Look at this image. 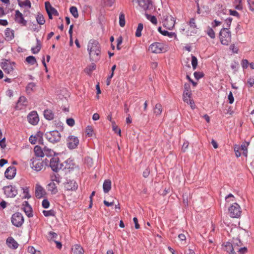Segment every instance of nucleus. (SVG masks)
I'll return each mask as SVG.
<instances>
[{
    "label": "nucleus",
    "instance_id": "f257e3e1",
    "mask_svg": "<svg viewBox=\"0 0 254 254\" xmlns=\"http://www.w3.org/2000/svg\"><path fill=\"white\" fill-rule=\"evenodd\" d=\"M87 50L89 52L90 60L94 62H97L101 57V46L96 40L91 39L89 41Z\"/></svg>",
    "mask_w": 254,
    "mask_h": 254
},
{
    "label": "nucleus",
    "instance_id": "f03ea898",
    "mask_svg": "<svg viewBox=\"0 0 254 254\" xmlns=\"http://www.w3.org/2000/svg\"><path fill=\"white\" fill-rule=\"evenodd\" d=\"M58 154L56 153L52 150L49 149V157L53 156L50 159V164L49 167L51 168V169L57 173L64 166L63 163H60V159L58 156Z\"/></svg>",
    "mask_w": 254,
    "mask_h": 254
},
{
    "label": "nucleus",
    "instance_id": "7ed1b4c3",
    "mask_svg": "<svg viewBox=\"0 0 254 254\" xmlns=\"http://www.w3.org/2000/svg\"><path fill=\"white\" fill-rule=\"evenodd\" d=\"M219 38L221 43L224 45H228L231 41V33L228 28H223L219 32Z\"/></svg>",
    "mask_w": 254,
    "mask_h": 254
},
{
    "label": "nucleus",
    "instance_id": "20e7f679",
    "mask_svg": "<svg viewBox=\"0 0 254 254\" xmlns=\"http://www.w3.org/2000/svg\"><path fill=\"white\" fill-rule=\"evenodd\" d=\"M51 182L49 183V191H51L52 194H55L58 191L57 185L60 182V176L57 174L54 176H51Z\"/></svg>",
    "mask_w": 254,
    "mask_h": 254
},
{
    "label": "nucleus",
    "instance_id": "39448f33",
    "mask_svg": "<svg viewBox=\"0 0 254 254\" xmlns=\"http://www.w3.org/2000/svg\"><path fill=\"white\" fill-rule=\"evenodd\" d=\"M163 25L168 29H172L175 26V18L171 15L166 13L163 15L162 20Z\"/></svg>",
    "mask_w": 254,
    "mask_h": 254
},
{
    "label": "nucleus",
    "instance_id": "423d86ee",
    "mask_svg": "<svg viewBox=\"0 0 254 254\" xmlns=\"http://www.w3.org/2000/svg\"><path fill=\"white\" fill-rule=\"evenodd\" d=\"M230 216L233 218H239L242 213L240 205L237 203H234L229 208Z\"/></svg>",
    "mask_w": 254,
    "mask_h": 254
},
{
    "label": "nucleus",
    "instance_id": "0eeeda50",
    "mask_svg": "<svg viewBox=\"0 0 254 254\" xmlns=\"http://www.w3.org/2000/svg\"><path fill=\"white\" fill-rule=\"evenodd\" d=\"M61 240L60 237H59L58 234L53 231L49 232V243L51 244L52 242L56 244V248L61 250L62 247V244L60 241Z\"/></svg>",
    "mask_w": 254,
    "mask_h": 254
},
{
    "label": "nucleus",
    "instance_id": "6e6552de",
    "mask_svg": "<svg viewBox=\"0 0 254 254\" xmlns=\"http://www.w3.org/2000/svg\"><path fill=\"white\" fill-rule=\"evenodd\" d=\"M11 222L13 225L17 227H20L24 223V218L22 214L19 212L14 213L11 218Z\"/></svg>",
    "mask_w": 254,
    "mask_h": 254
},
{
    "label": "nucleus",
    "instance_id": "1a4fd4ad",
    "mask_svg": "<svg viewBox=\"0 0 254 254\" xmlns=\"http://www.w3.org/2000/svg\"><path fill=\"white\" fill-rule=\"evenodd\" d=\"M165 45L162 43L155 42L149 47V50L153 53H161L165 52Z\"/></svg>",
    "mask_w": 254,
    "mask_h": 254
},
{
    "label": "nucleus",
    "instance_id": "9d476101",
    "mask_svg": "<svg viewBox=\"0 0 254 254\" xmlns=\"http://www.w3.org/2000/svg\"><path fill=\"white\" fill-rule=\"evenodd\" d=\"M15 63L10 61L5 60L4 62L1 64V67L6 73L11 74L13 72Z\"/></svg>",
    "mask_w": 254,
    "mask_h": 254
},
{
    "label": "nucleus",
    "instance_id": "9b49d317",
    "mask_svg": "<svg viewBox=\"0 0 254 254\" xmlns=\"http://www.w3.org/2000/svg\"><path fill=\"white\" fill-rule=\"evenodd\" d=\"M61 138V133L57 130L49 132V141L52 143L58 142Z\"/></svg>",
    "mask_w": 254,
    "mask_h": 254
},
{
    "label": "nucleus",
    "instance_id": "f8f14e48",
    "mask_svg": "<svg viewBox=\"0 0 254 254\" xmlns=\"http://www.w3.org/2000/svg\"><path fill=\"white\" fill-rule=\"evenodd\" d=\"M67 146L70 149L76 148L79 144V140L77 137L70 135L67 139Z\"/></svg>",
    "mask_w": 254,
    "mask_h": 254
},
{
    "label": "nucleus",
    "instance_id": "ddd939ff",
    "mask_svg": "<svg viewBox=\"0 0 254 254\" xmlns=\"http://www.w3.org/2000/svg\"><path fill=\"white\" fill-rule=\"evenodd\" d=\"M31 161L33 160L31 166V167L34 169L36 171H39L41 170L44 167H46V166L47 165V163L46 162V159L45 160V161H39V160L38 162H36L35 160L34 159H31Z\"/></svg>",
    "mask_w": 254,
    "mask_h": 254
},
{
    "label": "nucleus",
    "instance_id": "4468645a",
    "mask_svg": "<svg viewBox=\"0 0 254 254\" xmlns=\"http://www.w3.org/2000/svg\"><path fill=\"white\" fill-rule=\"evenodd\" d=\"M4 194L10 197H14L17 194V190L15 187L12 186H8L4 187L3 188Z\"/></svg>",
    "mask_w": 254,
    "mask_h": 254
},
{
    "label": "nucleus",
    "instance_id": "2eb2a0df",
    "mask_svg": "<svg viewBox=\"0 0 254 254\" xmlns=\"http://www.w3.org/2000/svg\"><path fill=\"white\" fill-rule=\"evenodd\" d=\"M15 21L21 26H24L27 24V21L24 19L23 14L18 10H15Z\"/></svg>",
    "mask_w": 254,
    "mask_h": 254
},
{
    "label": "nucleus",
    "instance_id": "dca6fc26",
    "mask_svg": "<svg viewBox=\"0 0 254 254\" xmlns=\"http://www.w3.org/2000/svg\"><path fill=\"white\" fill-rule=\"evenodd\" d=\"M27 120L30 124L36 125L38 124L39 119L38 115L36 111L30 112L27 116Z\"/></svg>",
    "mask_w": 254,
    "mask_h": 254
},
{
    "label": "nucleus",
    "instance_id": "f3484780",
    "mask_svg": "<svg viewBox=\"0 0 254 254\" xmlns=\"http://www.w3.org/2000/svg\"><path fill=\"white\" fill-rule=\"evenodd\" d=\"M16 173V168L14 166H9L6 169L4 173V175L7 179H12L15 177Z\"/></svg>",
    "mask_w": 254,
    "mask_h": 254
},
{
    "label": "nucleus",
    "instance_id": "a211bd4d",
    "mask_svg": "<svg viewBox=\"0 0 254 254\" xmlns=\"http://www.w3.org/2000/svg\"><path fill=\"white\" fill-rule=\"evenodd\" d=\"M46 194V190L39 185L37 184L35 187V196L37 198H41Z\"/></svg>",
    "mask_w": 254,
    "mask_h": 254
},
{
    "label": "nucleus",
    "instance_id": "6ab92c4d",
    "mask_svg": "<svg viewBox=\"0 0 254 254\" xmlns=\"http://www.w3.org/2000/svg\"><path fill=\"white\" fill-rule=\"evenodd\" d=\"M64 167H63V169H61V170H67L68 171H70L71 170H72L74 169L75 167V163L73 162V160L71 159V158H69L67 160H66L64 163Z\"/></svg>",
    "mask_w": 254,
    "mask_h": 254
},
{
    "label": "nucleus",
    "instance_id": "aec40b11",
    "mask_svg": "<svg viewBox=\"0 0 254 254\" xmlns=\"http://www.w3.org/2000/svg\"><path fill=\"white\" fill-rule=\"evenodd\" d=\"M24 207L23 210L28 217H31L33 216L32 208L28 204L27 201H24L23 204Z\"/></svg>",
    "mask_w": 254,
    "mask_h": 254
},
{
    "label": "nucleus",
    "instance_id": "412c9836",
    "mask_svg": "<svg viewBox=\"0 0 254 254\" xmlns=\"http://www.w3.org/2000/svg\"><path fill=\"white\" fill-rule=\"evenodd\" d=\"M4 34H5V39L6 41H10L12 39L14 38V32L13 30H12L9 28H7L5 29Z\"/></svg>",
    "mask_w": 254,
    "mask_h": 254
},
{
    "label": "nucleus",
    "instance_id": "4be33fe9",
    "mask_svg": "<svg viewBox=\"0 0 254 254\" xmlns=\"http://www.w3.org/2000/svg\"><path fill=\"white\" fill-rule=\"evenodd\" d=\"M8 246L12 249H16L18 248V244L16 241L12 237H9L6 240Z\"/></svg>",
    "mask_w": 254,
    "mask_h": 254
},
{
    "label": "nucleus",
    "instance_id": "5701e85b",
    "mask_svg": "<svg viewBox=\"0 0 254 254\" xmlns=\"http://www.w3.org/2000/svg\"><path fill=\"white\" fill-rule=\"evenodd\" d=\"M112 182L110 180H105L104 182L103 188L105 193L108 192L111 189Z\"/></svg>",
    "mask_w": 254,
    "mask_h": 254
},
{
    "label": "nucleus",
    "instance_id": "b1692460",
    "mask_svg": "<svg viewBox=\"0 0 254 254\" xmlns=\"http://www.w3.org/2000/svg\"><path fill=\"white\" fill-rule=\"evenodd\" d=\"M71 251L74 254H84V250L82 247L78 245H74L71 249Z\"/></svg>",
    "mask_w": 254,
    "mask_h": 254
},
{
    "label": "nucleus",
    "instance_id": "393cba45",
    "mask_svg": "<svg viewBox=\"0 0 254 254\" xmlns=\"http://www.w3.org/2000/svg\"><path fill=\"white\" fill-rule=\"evenodd\" d=\"M183 95L188 96L189 98H190L191 97V91L190 90V86L188 83H186L184 84V91Z\"/></svg>",
    "mask_w": 254,
    "mask_h": 254
},
{
    "label": "nucleus",
    "instance_id": "a878e982",
    "mask_svg": "<svg viewBox=\"0 0 254 254\" xmlns=\"http://www.w3.org/2000/svg\"><path fill=\"white\" fill-rule=\"evenodd\" d=\"M162 112V106L160 103H157L153 108V113L156 116L160 115Z\"/></svg>",
    "mask_w": 254,
    "mask_h": 254
},
{
    "label": "nucleus",
    "instance_id": "bb28decb",
    "mask_svg": "<svg viewBox=\"0 0 254 254\" xmlns=\"http://www.w3.org/2000/svg\"><path fill=\"white\" fill-rule=\"evenodd\" d=\"M34 151L35 156H36L37 157H42L44 156V153L43 152L41 147H40L38 145H36V146H35V147L34 148Z\"/></svg>",
    "mask_w": 254,
    "mask_h": 254
},
{
    "label": "nucleus",
    "instance_id": "cd10ccee",
    "mask_svg": "<svg viewBox=\"0 0 254 254\" xmlns=\"http://www.w3.org/2000/svg\"><path fill=\"white\" fill-rule=\"evenodd\" d=\"M135 1L138 3L140 6L142 7L144 9H147L149 8V2L147 3L145 0H133V1Z\"/></svg>",
    "mask_w": 254,
    "mask_h": 254
},
{
    "label": "nucleus",
    "instance_id": "c85d7f7f",
    "mask_svg": "<svg viewBox=\"0 0 254 254\" xmlns=\"http://www.w3.org/2000/svg\"><path fill=\"white\" fill-rule=\"evenodd\" d=\"M249 145V142H245L241 146V150L243 151V155L247 157L248 154V146Z\"/></svg>",
    "mask_w": 254,
    "mask_h": 254
},
{
    "label": "nucleus",
    "instance_id": "c756f323",
    "mask_svg": "<svg viewBox=\"0 0 254 254\" xmlns=\"http://www.w3.org/2000/svg\"><path fill=\"white\" fill-rule=\"evenodd\" d=\"M35 84L34 82H30L28 84L26 87V91L28 94L31 93L33 91L35 87Z\"/></svg>",
    "mask_w": 254,
    "mask_h": 254
},
{
    "label": "nucleus",
    "instance_id": "7c9ffc66",
    "mask_svg": "<svg viewBox=\"0 0 254 254\" xmlns=\"http://www.w3.org/2000/svg\"><path fill=\"white\" fill-rule=\"evenodd\" d=\"M143 28V25L142 23H140L138 24V26L136 29V31L135 32V36L137 37H139L141 36V31Z\"/></svg>",
    "mask_w": 254,
    "mask_h": 254
},
{
    "label": "nucleus",
    "instance_id": "2f4dec72",
    "mask_svg": "<svg viewBox=\"0 0 254 254\" xmlns=\"http://www.w3.org/2000/svg\"><path fill=\"white\" fill-rule=\"evenodd\" d=\"M69 10L74 18H77L78 17V12L76 7L72 6L70 7Z\"/></svg>",
    "mask_w": 254,
    "mask_h": 254
},
{
    "label": "nucleus",
    "instance_id": "473e14b6",
    "mask_svg": "<svg viewBox=\"0 0 254 254\" xmlns=\"http://www.w3.org/2000/svg\"><path fill=\"white\" fill-rule=\"evenodd\" d=\"M119 24L121 27H123L126 24L125 16L124 13L121 12L119 16Z\"/></svg>",
    "mask_w": 254,
    "mask_h": 254
},
{
    "label": "nucleus",
    "instance_id": "72a5a7b5",
    "mask_svg": "<svg viewBox=\"0 0 254 254\" xmlns=\"http://www.w3.org/2000/svg\"><path fill=\"white\" fill-rule=\"evenodd\" d=\"M37 43L36 47L31 48V51L34 54L38 53L41 49L40 41L38 39H37Z\"/></svg>",
    "mask_w": 254,
    "mask_h": 254
},
{
    "label": "nucleus",
    "instance_id": "f704fd0d",
    "mask_svg": "<svg viewBox=\"0 0 254 254\" xmlns=\"http://www.w3.org/2000/svg\"><path fill=\"white\" fill-rule=\"evenodd\" d=\"M145 16L146 18L150 20L153 24H157V20L155 16L151 15L148 13H145Z\"/></svg>",
    "mask_w": 254,
    "mask_h": 254
},
{
    "label": "nucleus",
    "instance_id": "c9c22d12",
    "mask_svg": "<svg viewBox=\"0 0 254 254\" xmlns=\"http://www.w3.org/2000/svg\"><path fill=\"white\" fill-rule=\"evenodd\" d=\"M26 62L31 65H34L36 63V60L34 56H30L26 58Z\"/></svg>",
    "mask_w": 254,
    "mask_h": 254
},
{
    "label": "nucleus",
    "instance_id": "e433bc0d",
    "mask_svg": "<svg viewBox=\"0 0 254 254\" xmlns=\"http://www.w3.org/2000/svg\"><path fill=\"white\" fill-rule=\"evenodd\" d=\"M225 250L228 252L230 254H231L233 252V243L230 242H227L225 245Z\"/></svg>",
    "mask_w": 254,
    "mask_h": 254
},
{
    "label": "nucleus",
    "instance_id": "4c0bfd02",
    "mask_svg": "<svg viewBox=\"0 0 254 254\" xmlns=\"http://www.w3.org/2000/svg\"><path fill=\"white\" fill-rule=\"evenodd\" d=\"M96 66L94 63H92L86 69L85 72L90 74L94 70L96 69Z\"/></svg>",
    "mask_w": 254,
    "mask_h": 254
},
{
    "label": "nucleus",
    "instance_id": "58836bf2",
    "mask_svg": "<svg viewBox=\"0 0 254 254\" xmlns=\"http://www.w3.org/2000/svg\"><path fill=\"white\" fill-rule=\"evenodd\" d=\"M27 100L26 98L24 96H21L19 97L17 103V107H18V105H26Z\"/></svg>",
    "mask_w": 254,
    "mask_h": 254
},
{
    "label": "nucleus",
    "instance_id": "ea45409f",
    "mask_svg": "<svg viewBox=\"0 0 254 254\" xmlns=\"http://www.w3.org/2000/svg\"><path fill=\"white\" fill-rule=\"evenodd\" d=\"M18 4L20 7L28 6L31 7V2L29 0H25L24 1H19Z\"/></svg>",
    "mask_w": 254,
    "mask_h": 254
},
{
    "label": "nucleus",
    "instance_id": "a19ab883",
    "mask_svg": "<svg viewBox=\"0 0 254 254\" xmlns=\"http://www.w3.org/2000/svg\"><path fill=\"white\" fill-rule=\"evenodd\" d=\"M162 33L163 35L167 36L170 38H172L174 37L175 38H176L177 37V35L174 32H169L166 30H164Z\"/></svg>",
    "mask_w": 254,
    "mask_h": 254
},
{
    "label": "nucleus",
    "instance_id": "79ce46f5",
    "mask_svg": "<svg viewBox=\"0 0 254 254\" xmlns=\"http://www.w3.org/2000/svg\"><path fill=\"white\" fill-rule=\"evenodd\" d=\"M191 64L193 69H195L197 65V59L193 55L191 56Z\"/></svg>",
    "mask_w": 254,
    "mask_h": 254
},
{
    "label": "nucleus",
    "instance_id": "37998d69",
    "mask_svg": "<svg viewBox=\"0 0 254 254\" xmlns=\"http://www.w3.org/2000/svg\"><path fill=\"white\" fill-rule=\"evenodd\" d=\"M207 34L212 39H214L215 38V33L212 28H208Z\"/></svg>",
    "mask_w": 254,
    "mask_h": 254
},
{
    "label": "nucleus",
    "instance_id": "c03bdc74",
    "mask_svg": "<svg viewBox=\"0 0 254 254\" xmlns=\"http://www.w3.org/2000/svg\"><path fill=\"white\" fill-rule=\"evenodd\" d=\"M36 19L38 23H39L40 25L43 24L45 22L43 16L40 14H39L37 15Z\"/></svg>",
    "mask_w": 254,
    "mask_h": 254
},
{
    "label": "nucleus",
    "instance_id": "a18cd8bd",
    "mask_svg": "<svg viewBox=\"0 0 254 254\" xmlns=\"http://www.w3.org/2000/svg\"><path fill=\"white\" fill-rule=\"evenodd\" d=\"M112 127L113 130L117 134L121 135V129L118 128V126H116V123L114 121L112 122Z\"/></svg>",
    "mask_w": 254,
    "mask_h": 254
},
{
    "label": "nucleus",
    "instance_id": "49530a36",
    "mask_svg": "<svg viewBox=\"0 0 254 254\" xmlns=\"http://www.w3.org/2000/svg\"><path fill=\"white\" fill-rule=\"evenodd\" d=\"M50 12L52 15H53L54 16H58L59 15V12L58 11L53 7L51 4L50 3Z\"/></svg>",
    "mask_w": 254,
    "mask_h": 254
},
{
    "label": "nucleus",
    "instance_id": "de8ad7c7",
    "mask_svg": "<svg viewBox=\"0 0 254 254\" xmlns=\"http://www.w3.org/2000/svg\"><path fill=\"white\" fill-rule=\"evenodd\" d=\"M188 24L191 28H196V25L195 24V18H191Z\"/></svg>",
    "mask_w": 254,
    "mask_h": 254
},
{
    "label": "nucleus",
    "instance_id": "09e8293b",
    "mask_svg": "<svg viewBox=\"0 0 254 254\" xmlns=\"http://www.w3.org/2000/svg\"><path fill=\"white\" fill-rule=\"evenodd\" d=\"M194 76L195 78L197 80H198L200 78L204 76V74L202 72H194Z\"/></svg>",
    "mask_w": 254,
    "mask_h": 254
},
{
    "label": "nucleus",
    "instance_id": "8fccbe9b",
    "mask_svg": "<svg viewBox=\"0 0 254 254\" xmlns=\"http://www.w3.org/2000/svg\"><path fill=\"white\" fill-rule=\"evenodd\" d=\"M235 3H238V4H237L235 6V8L238 10H242L243 9V6L242 4V0H235Z\"/></svg>",
    "mask_w": 254,
    "mask_h": 254
},
{
    "label": "nucleus",
    "instance_id": "3c124183",
    "mask_svg": "<svg viewBox=\"0 0 254 254\" xmlns=\"http://www.w3.org/2000/svg\"><path fill=\"white\" fill-rule=\"evenodd\" d=\"M93 130L91 126H88L86 128V132L88 136H92Z\"/></svg>",
    "mask_w": 254,
    "mask_h": 254
},
{
    "label": "nucleus",
    "instance_id": "603ef678",
    "mask_svg": "<svg viewBox=\"0 0 254 254\" xmlns=\"http://www.w3.org/2000/svg\"><path fill=\"white\" fill-rule=\"evenodd\" d=\"M106 6H111L115 1V0H103Z\"/></svg>",
    "mask_w": 254,
    "mask_h": 254
},
{
    "label": "nucleus",
    "instance_id": "864d4df0",
    "mask_svg": "<svg viewBox=\"0 0 254 254\" xmlns=\"http://www.w3.org/2000/svg\"><path fill=\"white\" fill-rule=\"evenodd\" d=\"M230 50L232 51L233 53L237 54L239 51L238 48L235 46L234 44H232L229 47Z\"/></svg>",
    "mask_w": 254,
    "mask_h": 254
},
{
    "label": "nucleus",
    "instance_id": "5fc2aeb1",
    "mask_svg": "<svg viewBox=\"0 0 254 254\" xmlns=\"http://www.w3.org/2000/svg\"><path fill=\"white\" fill-rule=\"evenodd\" d=\"M5 138H2V132L1 130L0 129V146L2 148H4L5 147V144H4Z\"/></svg>",
    "mask_w": 254,
    "mask_h": 254
},
{
    "label": "nucleus",
    "instance_id": "6e6d98bb",
    "mask_svg": "<svg viewBox=\"0 0 254 254\" xmlns=\"http://www.w3.org/2000/svg\"><path fill=\"white\" fill-rule=\"evenodd\" d=\"M247 1L250 10L254 12V7H253V5H254V0H247Z\"/></svg>",
    "mask_w": 254,
    "mask_h": 254
},
{
    "label": "nucleus",
    "instance_id": "4d7b16f0",
    "mask_svg": "<svg viewBox=\"0 0 254 254\" xmlns=\"http://www.w3.org/2000/svg\"><path fill=\"white\" fill-rule=\"evenodd\" d=\"M240 150H241V146H235L234 147V151L235 152L236 156L237 157H240L241 155Z\"/></svg>",
    "mask_w": 254,
    "mask_h": 254
},
{
    "label": "nucleus",
    "instance_id": "13d9d810",
    "mask_svg": "<svg viewBox=\"0 0 254 254\" xmlns=\"http://www.w3.org/2000/svg\"><path fill=\"white\" fill-rule=\"evenodd\" d=\"M67 124L70 127H73L75 124L74 120L72 118H68L66 120Z\"/></svg>",
    "mask_w": 254,
    "mask_h": 254
},
{
    "label": "nucleus",
    "instance_id": "bf43d9fd",
    "mask_svg": "<svg viewBox=\"0 0 254 254\" xmlns=\"http://www.w3.org/2000/svg\"><path fill=\"white\" fill-rule=\"evenodd\" d=\"M37 139V137L35 136H34L33 135H31L29 138V142L32 144H35L36 143Z\"/></svg>",
    "mask_w": 254,
    "mask_h": 254
},
{
    "label": "nucleus",
    "instance_id": "052dcab7",
    "mask_svg": "<svg viewBox=\"0 0 254 254\" xmlns=\"http://www.w3.org/2000/svg\"><path fill=\"white\" fill-rule=\"evenodd\" d=\"M229 102L230 104H232L234 102V98L232 94V92L230 91L228 96Z\"/></svg>",
    "mask_w": 254,
    "mask_h": 254
},
{
    "label": "nucleus",
    "instance_id": "680f3d73",
    "mask_svg": "<svg viewBox=\"0 0 254 254\" xmlns=\"http://www.w3.org/2000/svg\"><path fill=\"white\" fill-rule=\"evenodd\" d=\"M249 63L247 60H243L242 61V65L243 68H247L248 67Z\"/></svg>",
    "mask_w": 254,
    "mask_h": 254
},
{
    "label": "nucleus",
    "instance_id": "e2e57ef3",
    "mask_svg": "<svg viewBox=\"0 0 254 254\" xmlns=\"http://www.w3.org/2000/svg\"><path fill=\"white\" fill-rule=\"evenodd\" d=\"M232 243L233 244L237 245L238 247H239L242 245V243L241 242L240 240L237 238L236 239H234Z\"/></svg>",
    "mask_w": 254,
    "mask_h": 254
},
{
    "label": "nucleus",
    "instance_id": "0e129e2a",
    "mask_svg": "<svg viewBox=\"0 0 254 254\" xmlns=\"http://www.w3.org/2000/svg\"><path fill=\"white\" fill-rule=\"evenodd\" d=\"M232 19H233L232 18L228 17L225 20V22L227 25L226 28H228L229 30L230 29V27Z\"/></svg>",
    "mask_w": 254,
    "mask_h": 254
},
{
    "label": "nucleus",
    "instance_id": "69168bd1",
    "mask_svg": "<svg viewBox=\"0 0 254 254\" xmlns=\"http://www.w3.org/2000/svg\"><path fill=\"white\" fill-rule=\"evenodd\" d=\"M52 124L54 125L56 127H60L62 126V122L59 120H56L52 122Z\"/></svg>",
    "mask_w": 254,
    "mask_h": 254
},
{
    "label": "nucleus",
    "instance_id": "338daca9",
    "mask_svg": "<svg viewBox=\"0 0 254 254\" xmlns=\"http://www.w3.org/2000/svg\"><path fill=\"white\" fill-rule=\"evenodd\" d=\"M178 237L181 241L186 242V237L184 234H180Z\"/></svg>",
    "mask_w": 254,
    "mask_h": 254
},
{
    "label": "nucleus",
    "instance_id": "774afa93",
    "mask_svg": "<svg viewBox=\"0 0 254 254\" xmlns=\"http://www.w3.org/2000/svg\"><path fill=\"white\" fill-rule=\"evenodd\" d=\"M233 252L231 253V254H237L236 252H239V250H240L239 247L233 244Z\"/></svg>",
    "mask_w": 254,
    "mask_h": 254
}]
</instances>
